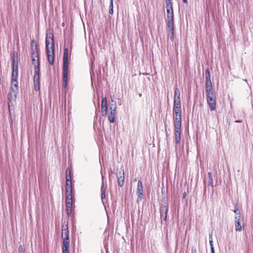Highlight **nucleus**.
I'll return each mask as SVG.
<instances>
[{
    "instance_id": "1",
    "label": "nucleus",
    "mask_w": 253,
    "mask_h": 253,
    "mask_svg": "<svg viewBox=\"0 0 253 253\" xmlns=\"http://www.w3.org/2000/svg\"><path fill=\"white\" fill-rule=\"evenodd\" d=\"M12 72L10 91L15 92L18 91L17 77L18 75V60L17 53H13L12 55Z\"/></svg>"
},
{
    "instance_id": "2",
    "label": "nucleus",
    "mask_w": 253,
    "mask_h": 253,
    "mask_svg": "<svg viewBox=\"0 0 253 253\" xmlns=\"http://www.w3.org/2000/svg\"><path fill=\"white\" fill-rule=\"evenodd\" d=\"M45 48L48 62L50 65L54 62V42L52 33L46 34L45 40Z\"/></svg>"
},
{
    "instance_id": "3",
    "label": "nucleus",
    "mask_w": 253,
    "mask_h": 253,
    "mask_svg": "<svg viewBox=\"0 0 253 253\" xmlns=\"http://www.w3.org/2000/svg\"><path fill=\"white\" fill-rule=\"evenodd\" d=\"M68 49L67 48L64 49L63 58V87L66 88L68 83Z\"/></svg>"
},
{
    "instance_id": "4",
    "label": "nucleus",
    "mask_w": 253,
    "mask_h": 253,
    "mask_svg": "<svg viewBox=\"0 0 253 253\" xmlns=\"http://www.w3.org/2000/svg\"><path fill=\"white\" fill-rule=\"evenodd\" d=\"M40 64L35 65V74L34 76V88L36 91L40 89Z\"/></svg>"
},
{
    "instance_id": "5",
    "label": "nucleus",
    "mask_w": 253,
    "mask_h": 253,
    "mask_svg": "<svg viewBox=\"0 0 253 253\" xmlns=\"http://www.w3.org/2000/svg\"><path fill=\"white\" fill-rule=\"evenodd\" d=\"M34 41H33L31 42V58L37 59V64H40L39 61V54L38 48V46L37 44L35 43V45H34Z\"/></svg>"
},
{
    "instance_id": "6",
    "label": "nucleus",
    "mask_w": 253,
    "mask_h": 253,
    "mask_svg": "<svg viewBox=\"0 0 253 253\" xmlns=\"http://www.w3.org/2000/svg\"><path fill=\"white\" fill-rule=\"evenodd\" d=\"M180 92L179 89L176 87L174 90L173 107H181Z\"/></svg>"
},
{
    "instance_id": "7",
    "label": "nucleus",
    "mask_w": 253,
    "mask_h": 253,
    "mask_svg": "<svg viewBox=\"0 0 253 253\" xmlns=\"http://www.w3.org/2000/svg\"><path fill=\"white\" fill-rule=\"evenodd\" d=\"M118 183L120 187H122L124 184L125 181V172L123 167L122 166L120 169V171L117 175Z\"/></svg>"
},
{
    "instance_id": "8",
    "label": "nucleus",
    "mask_w": 253,
    "mask_h": 253,
    "mask_svg": "<svg viewBox=\"0 0 253 253\" xmlns=\"http://www.w3.org/2000/svg\"><path fill=\"white\" fill-rule=\"evenodd\" d=\"M168 207L165 205H162L160 208L161 218L164 221L167 220Z\"/></svg>"
},
{
    "instance_id": "9",
    "label": "nucleus",
    "mask_w": 253,
    "mask_h": 253,
    "mask_svg": "<svg viewBox=\"0 0 253 253\" xmlns=\"http://www.w3.org/2000/svg\"><path fill=\"white\" fill-rule=\"evenodd\" d=\"M207 102L210 106L211 111L215 110L216 109V99L215 97L207 98Z\"/></svg>"
},
{
    "instance_id": "10",
    "label": "nucleus",
    "mask_w": 253,
    "mask_h": 253,
    "mask_svg": "<svg viewBox=\"0 0 253 253\" xmlns=\"http://www.w3.org/2000/svg\"><path fill=\"white\" fill-rule=\"evenodd\" d=\"M181 128H174L175 142L179 144L181 140Z\"/></svg>"
},
{
    "instance_id": "11",
    "label": "nucleus",
    "mask_w": 253,
    "mask_h": 253,
    "mask_svg": "<svg viewBox=\"0 0 253 253\" xmlns=\"http://www.w3.org/2000/svg\"><path fill=\"white\" fill-rule=\"evenodd\" d=\"M136 193L138 196V198H139L140 200H141L143 193V190L142 183L140 180H139L137 183Z\"/></svg>"
},
{
    "instance_id": "12",
    "label": "nucleus",
    "mask_w": 253,
    "mask_h": 253,
    "mask_svg": "<svg viewBox=\"0 0 253 253\" xmlns=\"http://www.w3.org/2000/svg\"><path fill=\"white\" fill-rule=\"evenodd\" d=\"M69 231L67 230L66 231L62 232V238L63 240V244L69 243Z\"/></svg>"
},
{
    "instance_id": "13",
    "label": "nucleus",
    "mask_w": 253,
    "mask_h": 253,
    "mask_svg": "<svg viewBox=\"0 0 253 253\" xmlns=\"http://www.w3.org/2000/svg\"><path fill=\"white\" fill-rule=\"evenodd\" d=\"M173 118L181 117V107H173Z\"/></svg>"
},
{
    "instance_id": "14",
    "label": "nucleus",
    "mask_w": 253,
    "mask_h": 253,
    "mask_svg": "<svg viewBox=\"0 0 253 253\" xmlns=\"http://www.w3.org/2000/svg\"><path fill=\"white\" fill-rule=\"evenodd\" d=\"M174 128H181V117L173 118Z\"/></svg>"
},
{
    "instance_id": "15",
    "label": "nucleus",
    "mask_w": 253,
    "mask_h": 253,
    "mask_svg": "<svg viewBox=\"0 0 253 253\" xmlns=\"http://www.w3.org/2000/svg\"><path fill=\"white\" fill-rule=\"evenodd\" d=\"M66 205H72V192H71V193L69 192H66Z\"/></svg>"
},
{
    "instance_id": "16",
    "label": "nucleus",
    "mask_w": 253,
    "mask_h": 253,
    "mask_svg": "<svg viewBox=\"0 0 253 253\" xmlns=\"http://www.w3.org/2000/svg\"><path fill=\"white\" fill-rule=\"evenodd\" d=\"M72 192L71 179H66V192Z\"/></svg>"
},
{
    "instance_id": "17",
    "label": "nucleus",
    "mask_w": 253,
    "mask_h": 253,
    "mask_svg": "<svg viewBox=\"0 0 253 253\" xmlns=\"http://www.w3.org/2000/svg\"><path fill=\"white\" fill-rule=\"evenodd\" d=\"M167 25L168 28V30L174 29V18L168 19L167 21Z\"/></svg>"
},
{
    "instance_id": "18",
    "label": "nucleus",
    "mask_w": 253,
    "mask_h": 253,
    "mask_svg": "<svg viewBox=\"0 0 253 253\" xmlns=\"http://www.w3.org/2000/svg\"><path fill=\"white\" fill-rule=\"evenodd\" d=\"M110 111H116L117 104L116 101L111 98V101L109 102Z\"/></svg>"
},
{
    "instance_id": "19",
    "label": "nucleus",
    "mask_w": 253,
    "mask_h": 253,
    "mask_svg": "<svg viewBox=\"0 0 253 253\" xmlns=\"http://www.w3.org/2000/svg\"><path fill=\"white\" fill-rule=\"evenodd\" d=\"M116 114V111H110V113L108 116V120L111 123H114L115 122Z\"/></svg>"
},
{
    "instance_id": "20",
    "label": "nucleus",
    "mask_w": 253,
    "mask_h": 253,
    "mask_svg": "<svg viewBox=\"0 0 253 253\" xmlns=\"http://www.w3.org/2000/svg\"><path fill=\"white\" fill-rule=\"evenodd\" d=\"M18 92H15L10 91L8 95V99L9 101L15 100L17 97V94Z\"/></svg>"
},
{
    "instance_id": "21",
    "label": "nucleus",
    "mask_w": 253,
    "mask_h": 253,
    "mask_svg": "<svg viewBox=\"0 0 253 253\" xmlns=\"http://www.w3.org/2000/svg\"><path fill=\"white\" fill-rule=\"evenodd\" d=\"M62 253H70L69 252V243L63 244L62 247Z\"/></svg>"
},
{
    "instance_id": "22",
    "label": "nucleus",
    "mask_w": 253,
    "mask_h": 253,
    "mask_svg": "<svg viewBox=\"0 0 253 253\" xmlns=\"http://www.w3.org/2000/svg\"><path fill=\"white\" fill-rule=\"evenodd\" d=\"M167 19L174 18L173 8L167 9Z\"/></svg>"
},
{
    "instance_id": "23",
    "label": "nucleus",
    "mask_w": 253,
    "mask_h": 253,
    "mask_svg": "<svg viewBox=\"0 0 253 253\" xmlns=\"http://www.w3.org/2000/svg\"><path fill=\"white\" fill-rule=\"evenodd\" d=\"M213 89L211 79L206 80V89Z\"/></svg>"
},
{
    "instance_id": "24",
    "label": "nucleus",
    "mask_w": 253,
    "mask_h": 253,
    "mask_svg": "<svg viewBox=\"0 0 253 253\" xmlns=\"http://www.w3.org/2000/svg\"><path fill=\"white\" fill-rule=\"evenodd\" d=\"M235 230L236 231H241L242 230V227L241 225V221L235 220Z\"/></svg>"
},
{
    "instance_id": "25",
    "label": "nucleus",
    "mask_w": 253,
    "mask_h": 253,
    "mask_svg": "<svg viewBox=\"0 0 253 253\" xmlns=\"http://www.w3.org/2000/svg\"><path fill=\"white\" fill-rule=\"evenodd\" d=\"M206 94H207V98L215 97L214 92H213V89H206Z\"/></svg>"
},
{
    "instance_id": "26",
    "label": "nucleus",
    "mask_w": 253,
    "mask_h": 253,
    "mask_svg": "<svg viewBox=\"0 0 253 253\" xmlns=\"http://www.w3.org/2000/svg\"><path fill=\"white\" fill-rule=\"evenodd\" d=\"M208 185L213 186V179L212 174L211 172H208Z\"/></svg>"
},
{
    "instance_id": "27",
    "label": "nucleus",
    "mask_w": 253,
    "mask_h": 253,
    "mask_svg": "<svg viewBox=\"0 0 253 253\" xmlns=\"http://www.w3.org/2000/svg\"><path fill=\"white\" fill-rule=\"evenodd\" d=\"M101 199L103 200L105 198V188H104V182H102V185L101 186Z\"/></svg>"
},
{
    "instance_id": "28",
    "label": "nucleus",
    "mask_w": 253,
    "mask_h": 253,
    "mask_svg": "<svg viewBox=\"0 0 253 253\" xmlns=\"http://www.w3.org/2000/svg\"><path fill=\"white\" fill-rule=\"evenodd\" d=\"M66 179H71V170L69 168H68L66 170Z\"/></svg>"
},
{
    "instance_id": "29",
    "label": "nucleus",
    "mask_w": 253,
    "mask_h": 253,
    "mask_svg": "<svg viewBox=\"0 0 253 253\" xmlns=\"http://www.w3.org/2000/svg\"><path fill=\"white\" fill-rule=\"evenodd\" d=\"M168 36L171 40H173L174 37V29L172 30H168Z\"/></svg>"
},
{
    "instance_id": "30",
    "label": "nucleus",
    "mask_w": 253,
    "mask_h": 253,
    "mask_svg": "<svg viewBox=\"0 0 253 253\" xmlns=\"http://www.w3.org/2000/svg\"><path fill=\"white\" fill-rule=\"evenodd\" d=\"M113 0H110L109 13V14L112 15L113 14Z\"/></svg>"
},
{
    "instance_id": "31",
    "label": "nucleus",
    "mask_w": 253,
    "mask_h": 253,
    "mask_svg": "<svg viewBox=\"0 0 253 253\" xmlns=\"http://www.w3.org/2000/svg\"><path fill=\"white\" fill-rule=\"evenodd\" d=\"M108 112L107 106L101 107V114L103 116H106Z\"/></svg>"
},
{
    "instance_id": "32",
    "label": "nucleus",
    "mask_w": 253,
    "mask_h": 253,
    "mask_svg": "<svg viewBox=\"0 0 253 253\" xmlns=\"http://www.w3.org/2000/svg\"><path fill=\"white\" fill-rule=\"evenodd\" d=\"M166 3L167 9L172 8V2H171V0H166Z\"/></svg>"
},
{
    "instance_id": "33",
    "label": "nucleus",
    "mask_w": 253,
    "mask_h": 253,
    "mask_svg": "<svg viewBox=\"0 0 253 253\" xmlns=\"http://www.w3.org/2000/svg\"><path fill=\"white\" fill-rule=\"evenodd\" d=\"M62 232L66 231L67 230H69L67 223H66L65 222H64L62 223Z\"/></svg>"
},
{
    "instance_id": "34",
    "label": "nucleus",
    "mask_w": 253,
    "mask_h": 253,
    "mask_svg": "<svg viewBox=\"0 0 253 253\" xmlns=\"http://www.w3.org/2000/svg\"><path fill=\"white\" fill-rule=\"evenodd\" d=\"M107 106V100L106 97H104L102 99L101 107Z\"/></svg>"
},
{
    "instance_id": "35",
    "label": "nucleus",
    "mask_w": 253,
    "mask_h": 253,
    "mask_svg": "<svg viewBox=\"0 0 253 253\" xmlns=\"http://www.w3.org/2000/svg\"><path fill=\"white\" fill-rule=\"evenodd\" d=\"M205 77H206V79H211V75H210V72L209 69H207L206 70L205 72Z\"/></svg>"
},
{
    "instance_id": "36",
    "label": "nucleus",
    "mask_w": 253,
    "mask_h": 253,
    "mask_svg": "<svg viewBox=\"0 0 253 253\" xmlns=\"http://www.w3.org/2000/svg\"><path fill=\"white\" fill-rule=\"evenodd\" d=\"M209 242L210 245H212L213 244V239H212V232L211 231L209 234Z\"/></svg>"
},
{
    "instance_id": "37",
    "label": "nucleus",
    "mask_w": 253,
    "mask_h": 253,
    "mask_svg": "<svg viewBox=\"0 0 253 253\" xmlns=\"http://www.w3.org/2000/svg\"><path fill=\"white\" fill-rule=\"evenodd\" d=\"M18 253H25V250L24 249L23 247L21 245L19 246Z\"/></svg>"
},
{
    "instance_id": "38",
    "label": "nucleus",
    "mask_w": 253,
    "mask_h": 253,
    "mask_svg": "<svg viewBox=\"0 0 253 253\" xmlns=\"http://www.w3.org/2000/svg\"><path fill=\"white\" fill-rule=\"evenodd\" d=\"M235 220L241 221V214L239 212L236 213L235 216Z\"/></svg>"
},
{
    "instance_id": "39",
    "label": "nucleus",
    "mask_w": 253,
    "mask_h": 253,
    "mask_svg": "<svg viewBox=\"0 0 253 253\" xmlns=\"http://www.w3.org/2000/svg\"><path fill=\"white\" fill-rule=\"evenodd\" d=\"M72 205H66V211H72Z\"/></svg>"
},
{
    "instance_id": "40",
    "label": "nucleus",
    "mask_w": 253,
    "mask_h": 253,
    "mask_svg": "<svg viewBox=\"0 0 253 253\" xmlns=\"http://www.w3.org/2000/svg\"><path fill=\"white\" fill-rule=\"evenodd\" d=\"M211 249V253H215L213 245H210Z\"/></svg>"
},
{
    "instance_id": "41",
    "label": "nucleus",
    "mask_w": 253,
    "mask_h": 253,
    "mask_svg": "<svg viewBox=\"0 0 253 253\" xmlns=\"http://www.w3.org/2000/svg\"><path fill=\"white\" fill-rule=\"evenodd\" d=\"M33 64L35 66L37 65V59L32 58Z\"/></svg>"
},
{
    "instance_id": "42",
    "label": "nucleus",
    "mask_w": 253,
    "mask_h": 253,
    "mask_svg": "<svg viewBox=\"0 0 253 253\" xmlns=\"http://www.w3.org/2000/svg\"><path fill=\"white\" fill-rule=\"evenodd\" d=\"M191 253H197L196 250L192 249V251H191Z\"/></svg>"
},
{
    "instance_id": "43",
    "label": "nucleus",
    "mask_w": 253,
    "mask_h": 253,
    "mask_svg": "<svg viewBox=\"0 0 253 253\" xmlns=\"http://www.w3.org/2000/svg\"><path fill=\"white\" fill-rule=\"evenodd\" d=\"M72 211H67V215L68 216H70L71 215Z\"/></svg>"
},
{
    "instance_id": "44",
    "label": "nucleus",
    "mask_w": 253,
    "mask_h": 253,
    "mask_svg": "<svg viewBox=\"0 0 253 253\" xmlns=\"http://www.w3.org/2000/svg\"><path fill=\"white\" fill-rule=\"evenodd\" d=\"M183 2L186 4H187L188 1L187 0H182Z\"/></svg>"
},
{
    "instance_id": "45",
    "label": "nucleus",
    "mask_w": 253,
    "mask_h": 253,
    "mask_svg": "<svg viewBox=\"0 0 253 253\" xmlns=\"http://www.w3.org/2000/svg\"><path fill=\"white\" fill-rule=\"evenodd\" d=\"M186 193L185 192H184L183 194V198H184L186 197Z\"/></svg>"
},
{
    "instance_id": "46",
    "label": "nucleus",
    "mask_w": 253,
    "mask_h": 253,
    "mask_svg": "<svg viewBox=\"0 0 253 253\" xmlns=\"http://www.w3.org/2000/svg\"><path fill=\"white\" fill-rule=\"evenodd\" d=\"M237 211H238V209H237L236 210H234V212L236 213H238Z\"/></svg>"
},
{
    "instance_id": "47",
    "label": "nucleus",
    "mask_w": 253,
    "mask_h": 253,
    "mask_svg": "<svg viewBox=\"0 0 253 253\" xmlns=\"http://www.w3.org/2000/svg\"><path fill=\"white\" fill-rule=\"evenodd\" d=\"M236 122H241V121H236Z\"/></svg>"
},
{
    "instance_id": "48",
    "label": "nucleus",
    "mask_w": 253,
    "mask_h": 253,
    "mask_svg": "<svg viewBox=\"0 0 253 253\" xmlns=\"http://www.w3.org/2000/svg\"><path fill=\"white\" fill-rule=\"evenodd\" d=\"M139 96H141V93H139Z\"/></svg>"
},
{
    "instance_id": "49",
    "label": "nucleus",
    "mask_w": 253,
    "mask_h": 253,
    "mask_svg": "<svg viewBox=\"0 0 253 253\" xmlns=\"http://www.w3.org/2000/svg\"><path fill=\"white\" fill-rule=\"evenodd\" d=\"M228 1L229 2H230L231 0H228Z\"/></svg>"
}]
</instances>
